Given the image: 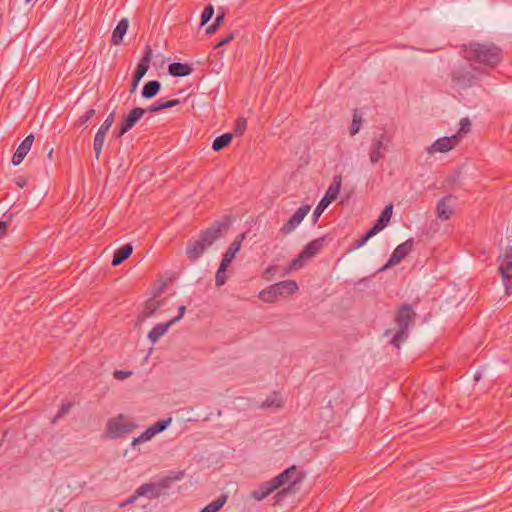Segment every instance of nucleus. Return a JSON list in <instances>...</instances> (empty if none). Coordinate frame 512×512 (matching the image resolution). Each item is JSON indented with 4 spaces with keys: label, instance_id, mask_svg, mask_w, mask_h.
<instances>
[{
    "label": "nucleus",
    "instance_id": "1",
    "mask_svg": "<svg viewBox=\"0 0 512 512\" xmlns=\"http://www.w3.org/2000/svg\"><path fill=\"white\" fill-rule=\"evenodd\" d=\"M231 222V217L225 215L220 220H216L210 227L203 230L198 239L189 240L186 248L188 259L191 262H195L200 258L205 250L222 236V232L228 230Z\"/></svg>",
    "mask_w": 512,
    "mask_h": 512
},
{
    "label": "nucleus",
    "instance_id": "2",
    "mask_svg": "<svg viewBox=\"0 0 512 512\" xmlns=\"http://www.w3.org/2000/svg\"><path fill=\"white\" fill-rule=\"evenodd\" d=\"M464 58L486 68H495L502 60V50L493 43L470 42L462 46Z\"/></svg>",
    "mask_w": 512,
    "mask_h": 512
},
{
    "label": "nucleus",
    "instance_id": "3",
    "mask_svg": "<svg viewBox=\"0 0 512 512\" xmlns=\"http://www.w3.org/2000/svg\"><path fill=\"white\" fill-rule=\"evenodd\" d=\"M417 314L410 304H402L398 307L394 322L397 331L393 335L390 343L396 348L406 341L409 335V328L414 324Z\"/></svg>",
    "mask_w": 512,
    "mask_h": 512
},
{
    "label": "nucleus",
    "instance_id": "4",
    "mask_svg": "<svg viewBox=\"0 0 512 512\" xmlns=\"http://www.w3.org/2000/svg\"><path fill=\"white\" fill-rule=\"evenodd\" d=\"M138 428V425L127 420L124 414H118L115 417L108 419L105 427V434L110 439H117L125 437Z\"/></svg>",
    "mask_w": 512,
    "mask_h": 512
},
{
    "label": "nucleus",
    "instance_id": "5",
    "mask_svg": "<svg viewBox=\"0 0 512 512\" xmlns=\"http://www.w3.org/2000/svg\"><path fill=\"white\" fill-rule=\"evenodd\" d=\"M298 290L295 280L277 282L259 293V298L266 303L276 302L280 296L291 295Z\"/></svg>",
    "mask_w": 512,
    "mask_h": 512
},
{
    "label": "nucleus",
    "instance_id": "6",
    "mask_svg": "<svg viewBox=\"0 0 512 512\" xmlns=\"http://www.w3.org/2000/svg\"><path fill=\"white\" fill-rule=\"evenodd\" d=\"M473 71L479 72L480 70L478 68L471 69L470 66L466 65L455 67L451 72L453 85L461 89L472 87L477 80Z\"/></svg>",
    "mask_w": 512,
    "mask_h": 512
},
{
    "label": "nucleus",
    "instance_id": "7",
    "mask_svg": "<svg viewBox=\"0 0 512 512\" xmlns=\"http://www.w3.org/2000/svg\"><path fill=\"white\" fill-rule=\"evenodd\" d=\"M498 271L501 275L505 292L507 295L512 293V246L506 247L503 254L498 256Z\"/></svg>",
    "mask_w": 512,
    "mask_h": 512
},
{
    "label": "nucleus",
    "instance_id": "8",
    "mask_svg": "<svg viewBox=\"0 0 512 512\" xmlns=\"http://www.w3.org/2000/svg\"><path fill=\"white\" fill-rule=\"evenodd\" d=\"M342 178L340 175H337L333 178V182L328 187L325 195L320 200L318 205L315 207L313 211V222L316 223L321 216V214L325 211V209L337 198L340 189H341Z\"/></svg>",
    "mask_w": 512,
    "mask_h": 512
},
{
    "label": "nucleus",
    "instance_id": "9",
    "mask_svg": "<svg viewBox=\"0 0 512 512\" xmlns=\"http://www.w3.org/2000/svg\"><path fill=\"white\" fill-rule=\"evenodd\" d=\"M391 141V137L385 131L378 135H374L369 153L370 161L372 164H376L384 158V155L388 151Z\"/></svg>",
    "mask_w": 512,
    "mask_h": 512
},
{
    "label": "nucleus",
    "instance_id": "10",
    "mask_svg": "<svg viewBox=\"0 0 512 512\" xmlns=\"http://www.w3.org/2000/svg\"><path fill=\"white\" fill-rule=\"evenodd\" d=\"M302 476L297 472L296 466H291L281 472L276 477L272 478L271 480L276 485V487L279 489L280 487L288 484V488H284L283 490L279 491L277 496H284L286 495L287 491L291 489V486L297 483H300L302 481Z\"/></svg>",
    "mask_w": 512,
    "mask_h": 512
},
{
    "label": "nucleus",
    "instance_id": "11",
    "mask_svg": "<svg viewBox=\"0 0 512 512\" xmlns=\"http://www.w3.org/2000/svg\"><path fill=\"white\" fill-rule=\"evenodd\" d=\"M414 245V239L409 238L405 242L399 244L394 251L392 252L387 263L380 269V271H385L389 267L399 264L403 259H405L408 254L412 251Z\"/></svg>",
    "mask_w": 512,
    "mask_h": 512
},
{
    "label": "nucleus",
    "instance_id": "12",
    "mask_svg": "<svg viewBox=\"0 0 512 512\" xmlns=\"http://www.w3.org/2000/svg\"><path fill=\"white\" fill-rule=\"evenodd\" d=\"M151 56H152V50H151L150 46H147L145 54H144L143 58L141 59V61L138 63L136 70L132 76V85H131L130 93H134L136 91L139 82L141 81V79L144 77V75L148 71L149 63L151 61Z\"/></svg>",
    "mask_w": 512,
    "mask_h": 512
},
{
    "label": "nucleus",
    "instance_id": "13",
    "mask_svg": "<svg viewBox=\"0 0 512 512\" xmlns=\"http://www.w3.org/2000/svg\"><path fill=\"white\" fill-rule=\"evenodd\" d=\"M310 205H302L297 211L288 219V221L280 228V232L284 235L292 233L296 227L303 221L310 211Z\"/></svg>",
    "mask_w": 512,
    "mask_h": 512
},
{
    "label": "nucleus",
    "instance_id": "14",
    "mask_svg": "<svg viewBox=\"0 0 512 512\" xmlns=\"http://www.w3.org/2000/svg\"><path fill=\"white\" fill-rule=\"evenodd\" d=\"M455 200L456 198L449 194L438 201L436 206V215L440 220L445 221L450 219L454 213Z\"/></svg>",
    "mask_w": 512,
    "mask_h": 512
},
{
    "label": "nucleus",
    "instance_id": "15",
    "mask_svg": "<svg viewBox=\"0 0 512 512\" xmlns=\"http://www.w3.org/2000/svg\"><path fill=\"white\" fill-rule=\"evenodd\" d=\"M460 142V135H452L450 137H442L437 139L429 148V153L448 152Z\"/></svg>",
    "mask_w": 512,
    "mask_h": 512
},
{
    "label": "nucleus",
    "instance_id": "16",
    "mask_svg": "<svg viewBox=\"0 0 512 512\" xmlns=\"http://www.w3.org/2000/svg\"><path fill=\"white\" fill-rule=\"evenodd\" d=\"M33 141H34V136L33 134H29L21 143L20 145L18 146V148L16 149V152L14 153L13 157H12V163L14 165H19L25 158V156L27 155V153L29 152V150L31 149V146L33 144Z\"/></svg>",
    "mask_w": 512,
    "mask_h": 512
},
{
    "label": "nucleus",
    "instance_id": "17",
    "mask_svg": "<svg viewBox=\"0 0 512 512\" xmlns=\"http://www.w3.org/2000/svg\"><path fill=\"white\" fill-rule=\"evenodd\" d=\"M245 237V233H241L234 239V241L228 247L227 251L224 253L221 263L226 264L228 266L230 265V263L235 258L236 254L239 252Z\"/></svg>",
    "mask_w": 512,
    "mask_h": 512
},
{
    "label": "nucleus",
    "instance_id": "18",
    "mask_svg": "<svg viewBox=\"0 0 512 512\" xmlns=\"http://www.w3.org/2000/svg\"><path fill=\"white\" fill-rule=\"evenodd\" d=\"M330 240L328 236H322L310 241L302 250L304 256H308L309 258L315 257Z\"/></svg>",
    "mask_w": 512,
    "mask_h": 512
},
{
    "label": "nucleus",
    "instance_id": "19",
    "mask_svg": "<svg viewBox=\"0 0 512 512\" xmlns=\"http://www.w3.org/2000/svg\"><path fill=\"white\" fill-rule=\"evenodd\" d=\"M146 112L147 110L144 108L135 107L128 113V115L122 118L120 123L129 131L136 125V123L144 116Z\"/></svg>",
    "mask_w": 512,
    "mask_h": 512
},
{
    "label": "nucleus",
    "instance_id": "20",
    "mask_svg": "<svg viewBox=\"0 0 512 512\" xmlns=\"http://www.w3.org/2000/svg\"><path fill=\"white\" fill-rule=\"evenodd\" d=\"M277 489L273 481L269 480L259 484V486L251 492V497L257 501H262Z\"/></svg>",
    "mask_w": 512,
    "mask_h": 512
},
{
    "label": "nucleus",
    "instance_id": "21",
    "mask_svg": "<svg viewBox=\"0 0 512 512\" xmlns=\"http://www.w3.org/2000/svg\"><path fill=\"white\" fill-rule=\"evenodd\" d=\"M184 477V471H175L171 472L169 475L161 478L159 481L155 482L161 495L165 493L167 489L171 487V484L180 481Z\"/></svg>",
    "mask_w": 512,
    "mask_h": 512
},
{
    "label": "nucleus",
    "instance_id": "22",
    "mask_svg": "<svg viewBox=\"0 0 512 512\" xmlns=\"http://www.w3.org/2000/svg\"><path fill=\"white\" fill-rule=\"evenodd\" d=\"M184 477V471H175L171 472L169 475L161 478L159 481L155 482L161 495L165 493L167 489L171 487V484L180 481Z\"/></svg>",
    "mask_w": 512,
    "mask_h": 512
},
{
    "label": "nucleus",
    "instance_id": "23",
    "mask_svg": "<svg viewBox=\"0 0 512 512\" xmlns=\"http://www.w3.org/2000/svg\"><path fill=\"white\" fill-rule=\"evenodd\" d=\"M133 252V246L130 243L122 245L118 248L113 255L111 265L116 267L128 259Z\"/></svg>",
    "mask_w": 512,
    "mask_h": 512
},
{
    "label": "nucleus",
    "instance_id": "24",
    "mask_svg": "<svg viewBox=\"0 0 512 512\" xmlns=\"http://www.w3.org/2000/svg\"><path fill=\"white\" fill-rule=\"evenodd\" d=\"M168 72L173 77H184L190 75L193 68L187 63L173 62L169 64Z\"/></svg>",
    "mask_w": 512,
    "mask_h": 512
},
{
    "label": "nucleus",
    "instance_id": "25",
    "mask_svg": "<svg viewBox=\"0 0 512 512\" xmlns=\"http://www.w3.org/2000/svg\"><path fill=\"white\" fill-rule=\"evenodd\" d=\"M128 27H129L128 19L123 18L118 22L117 26L115 27V29L113 30V33H112V37H111L112 44L119 45L122 42L123 37L128 30Z\"/></svg>",
    "mask_w": 512,
    "mask_h": 512
},
{
    "label": "nucleus",
    "instance_id": "26",
    "mask_svg": "<svg viewBox=\"0 0 512 512\" xmlns=\"http://www.w3.org/2000/svg\"><path fill=\"white\" fill-rule=\"evenodd\" d=\"M136 496H147L150 499L158 498L161 493L154 482L145 483L136 489Z\"/></svg>",
    "mask_w": 512,
    "mask_h": 512
},
{
    "label": "nucleus",
    "instance_id": "27",
    "mask_svg": "<svg viewBox=\"0 0 512 512\" xmlns=\"http://www.w3.org/2000/svg\"><path fill=\"white\" fill-rule=\"evenodd\" d=\"M172 322L160 323L154 326L148 333V339L151 343H156L172 326Z\"/></svg>",
    "mask_w": 512,
    "mask_h": 512
},
{
    "label": "nucleus",
    "instance_id": "28",
    "mask_svg": "<svg viewBox=\"0 0 512 512\" xmlns=\"http://www.w3.org/2000/svg\"><path fill=\"white\" fill-rule=\"evenodd\" d=\"M161 90V83L158 80L148 81L142 89V97L145 99H152Z\"/></svg>",
    "mask_w": 512,
    "mask_h": 512
},
{
    "label": "nucleus",
    "instance_id": "29",
    "mask_svg": "<svg viewBox=\"0 0 512 512\" xmlns=\"http://www.w3.org/2000/svg\"><path fill=\"white\" fill-rule=\"evenodd\" d=\"M283 403L281 397L278 393L274 392L272 396L268 397L265 401L262 402L261 408L263 409H273L277 410L282 407Z\"/></svg>",
    "mask_w": 512,
    "mask_h": 512
},
{
    "label": "nucleus",
    "instance_id": "30",
    "mask_svg": "<svg viewBox=\"0 0 512 512\" xmlns=\"http://www.w3.org/2000/svg\"><path fill=\"white\" fill-rule=\"evenodd\" d=\"M233 138L232 133H224L218 137H216L212 143V149L214 151H220L226 146H228Z\"/></svg>",
    "mask_w": 512,
    "mask_h": 512
},
{
    "label": "nucleus",
    "instance_id": "31",
    "mask_svg": "<svg viewBox=\"0 0 512 512\" xmlns=\"http://www.w3.org/2000/svg\"><path fill=\"white\" fill-rule=\"evenodd\" d=\"M106 134L107 133L102 132L100 130H98L95 134L94 141H93V149H94L95 157L97 160H99V158H100V155H101L104 143H105Z\"/></svg>",
    "mask_w": 512,
    "mask_h": 512
},
{
    "label": "nucleus",
    "instance_id": "32",
    "mask_svg": "<svg viewBox=\"0 0 512 512\" xmlns=\"http://www.w3.org/2000/svg\"><path fill=\"white\" fill-rule=\"evenodd\" d=\"M228 496L226 494L220 495L216 500L206 505L201 512H217L227 502Z\"/></svg>",
    "mask_w": 512,
    "mask_h": 512
},
{
    "label": "nucleus",
    "instance_id": "33",
    "mask_svg": "<svg viewBox=\"0 0 512 512\" xmlns=\"http://www.w3.org/2000/svg\"><path fill=\"white\" fill-rule=\"evenodd\" d=\"M161 307V302L160 301H157L153 298H150L149 300H147V302L145 303V307H144V310H143V319L145 318H149L151 316H153L155 314V312Z\"/></svg>",
    "mask_w": 512,
    "mask_h": 512
},
{
    "label": "nucleus",
    "instance_id": "34",
    "mask_svg": "<svg viewBox=\"0 0 512 512\" xmlns=\"http://www.w3.org/2000/svg\"><path fill=\"white\" fill-rule=\"evenodd\" d=\"M227 267L228 265L220 263L219 268L215 275V283L217 287L223 286L227 281Z\"/></svg>",
    "mask_w": 512,
    "mask_h": 512
},
{
    "label": "nucleus",
    "instance_id": "35",
    "mask_svg": "<svg viewBox=\"0 0 512 512\" xmlns=\"http://www.w3.org/2000/svg\"><path fill=\"white\" fill-rule=\"evenodd\" d=\"M224 19H225V13L224 12L218 13L214 22L206 28V34H208V35L214 34L217 31V29L219 28V26L223 23Z\"/></svg>",
    "mask_w": 512,
    "mask_h": 512
},
{
    "label": "nucleus",
    "instance_id": "36",
    "mask_svg": "<svg viewBox=\"0 0 512 512\" xmlns=\"http://www.w3.org/2000/svg\"><path fill=\"white\" fill-rule=\"evenodd\" d=\"M95 114H96L95 109H93V108L88 109L82 116H80L76 120L75 125L77 127L85 126L90 121V119H92L95 116Z\"/></svg>",
    "mask_w": 512,
    "mask_h": 512
},
{
    "label": "nucleus",
    "instance_id": "37",
    "mask_svg": "<svg viewBox=\"0 0 512 512\" xmlns=\"http://www.w3.org/2000/svg\"><path fill=\"white\" fill-rule=\"evenodd\" d=\"M172 418H166V419H160L153 425H151L152 429L154 430L155 434L161 433L164 430L168 428V426L171 424Z\"/></svg>",
    "mask_w": 512,
    "mask_h": 512
},
{
    "label": "nucleus",
    "instance_id": "38",
    "mask_svg": "<svg viewBox=\"0 0 512 512\" xmlns=\"http://www.w3.org/2000/svg\"><path fill=\"white\" fill-rule=\"evenodd\" d=\"M389 223V220L382 217L381 215L378 217V219L375 221L373 226L370 228L371 233L374 235L378 234L380 231H382Z\"/></svg>",
    "mask_w": 512,
    "mask_h": 512
},
{
    "label": "nucleus",
    "instance_id": "39",
    "mask_svg": "<svg viewBox=\"0 0 512 512\" xmlns=\"http://www.w3.org/2000/svg\"><path fill=\"white\" fill-rule=\"evenodd\" d=\"M389 223V220L382 217L381 215L378 217V219L375 221L373 226L370 228L371 233L374 235L378 234L380 231H382Z\"/></svg>",
    "mask_w": 512,
    "mask_h": 512
},
{
    "label": "nucleus",
    "instance_id": "40",
    "mask_svg": "<svg viewBox=\"0 0 512 512\" xmlns=\"http://www.w3.org/2000/svg\"><path fill=\"white\" fill-rule=\"evenodd\" d=\"M214 15V7L212 4H208L201 15V26L206 25L213 17Z\"/></svg>",
    "mask_w": 512,
    "mask_h": 512
},
{
    "label": "nucleus",
    "instance_id": "41",
    "mask_svg": "<svg viewBox=\"0 0 512 512\" xmlns=\"http://www.w3.org/2000/svg\"><path fill=\"white\" fill-rule=\"evenodd\" d=\"M114 120H115V111H112L107 116V118L104 120V122L101 124V126L99 127L98 130L107 133L110 130L112 124L114 123Z\"/></svg>",
    "mask_w": 512,
    "mask_h": 512
},
{
    "label": "nucleus",
    "instance_id": "42",
    "mask_svg": "<svg viewBox=\"0 0 512 512\" xmlns=\"http://www.w3.org/2000/svg\"><path fill=\"white\" fill-rule=\"evenodd\" d=\"M471 121L469 118L465 117L460 120V129L455 135H460V139L462 136L470 131Z\"/></svg>",
    "mask_w": 512,
    "mask_h": 512
},
{
    "label": "nucleus",
    "instance_id": "43",
    "mask_svg": "<svg viewBox=\"0 0 512 512\" xmlns=\"http://www.w3.org/2000/svg\"><path fill=\"white\" fill-rule=\"evenodd\" d=\"M307 259H309V257L304 256V252L302 251L297 258L293 259V261L291 262L290 268L291 269L301 268L305 264Z\"/></svg>",
    "mask_w": 512,
    "mask_h": 512
},
{
    "label": "nucleus",
    "instance_id": "44",
    "mask_svg": "<svg viewBox=\"0 0 512 512\" xmlns=\"http://www.w3.org/2000/svg\"><path fill=\"white\" fill-rule=\"evenodd\" d=\"M247 127V121L245 118H238L235 123L234 133L236 135H242Z\"/></svg>",
    "mask_w": 512,
    "mask_h": 512
},
{
    "label": "nucleus",
    "instance_id": "45",
    "mask_svg": "<svg viewBox=\"0 0 512 512\" xmlns=\"http://www.w3.org/2000/svg\"><path fill=\"white\" fill-rule=\"evenodd\" d=\"M373 236H375L373 233H371V230L369 229L363 237H361L360 239H358L355 244H354V248L358 249L362 246H364L366 244V242L372 238Z\"/></svg>",
    "mask_w": 512,
    "mask_h": 512
},
{
    "label": "nucleus",
    "instance_id": "46",
    "mask_svg": "<svg viewBox=\"0 0 512 512\" xmlns=\"http://www.w3.org/2000/svg\"><path fill=\"white\" fill-rule=\"evenodd\" d=\"M164 99H159L157 100L156 102H154L153 104H151L150 106H148L146 108L147 112H158V111H161L164 108Z\"/></svg>",
    "mask_w": 512,
    "mask_h": 512
},
{
    "label": "nucleus",
    "instance_id": "47",
    "mask_svg": "<svg viewBox=\"0 0 512 512\" xmlns=\"http://www.w3.org/2000/svg\"><path fill=\"white\" fill-rule=\"evenodd\" d=\"M362 122V119L360 117H357V115H354L353 122L350 127V134L355 135L360 130V124Z\"/></svg>",
    "mask_w": 512,
    "mask_h": 512
},
{
    "label": "nucleus",
    "instance_id": "48",
    "mask_svg": "<svg viewBox=\"0 0 512 512\" xmlns=\"http://www.w3.org/2000/svg\"><path fill=\"white\" fill-rule=\"evenodd\" d=\"M132 375V371L115 370L113 376L117 380H124Z\"/></svg>",
    "mask_w": 512,
    "mask_h": 512
},
{
    "label": "nucleus",
    "instance_id": "49",
    "mask_svg": "<svg viewBox=\"0 0 512 512\" xmlns=\"http://www.w3.org/2000/svg\"><path fill=\"white\" fill-rule=\"evenodd\" d=\"M155 435L156 434H155L154 430L150 426L140 435V437L143 442H147V441L151 440Z\"/></svg>",
    "mask_w": 512,
    "mask_h": 512
},
{
    "label": "nucleus",
    "instance_id": "50",
    "mask_svg": "<svg viewBox=\"0 0 512 512\" xmlns=\"http://www.w3.org/2000/svg\"><path fill=\"white\" fill-rule=\"evenodd\" d=\"M128 130L120 123L113 131V135L115 138L119 139L122 138L125 133H127Z\"/></svg>",
    "mask_w": 512,
    "mask_h": 512
},
{
    "label": "nucleus",
    "instance_id": "51",
    "mask_svg": "<svg viewBox=\"0 0 512 512\" xmlns=\"http://www.w3.org/2000/svg\"><path fill=\"white\" fill-rule=\"evenodd\" d=\"M70 408H71V404L70 403H64L61 405L57 415H56V418H61L63 417L64 415H66L69 411H70Z\"/></svg>",
    "mask_w": 512,
    "mask_h": 512
},
{
    "label": "nucleus",
    "instance_id": "52",
    "mask_svg": "<svg viewBox=\"0 0 512 512\" xmlns=\"http://www.w3.org/2000/svg\"><path fill=\"white\" fill-rule=\"evenodd\" d=\"M392 211H393V205L389 204V205L385 206V208L382 210L380 215L390 221V219L392 217Z\"/></svg>",
    "mask_w": 512,
    "mask_h": 512
},
{
    "label": "nucleus",
    "instance_id": "53",
    "mask_svg": "<svg viewBox=\"0 0 512 512\" xmlns=\"http://www.w3.org/2000/svg\"><path fill=\"white\" fill-rule=\"evenodd\" d=\"M185 311H186V307L184 305L180 306L178 308V315L176 317H174L173 319H171L170 322H172V324H175L176 322L180 321L183 318Z\"/></svg>",
    "mask_w": 512,
    "mask_h": 512
},
{
    "label": "nucleus",
    "instance_id": "54",
    "mask_svg": "<svg viewBox=\"0 0 512 512\" xmlns=\"http://www.w3.org/2000/svg\"><path fill=\"white\" fill-rule=\"evenodd\" d=\"M234 38H235L234 33H230L229 35L224 37L222 40H220V42L215 46V48H218V47H221L223 45L230 43Z\"/></svg>",
    "mask_w": 512,
    "mask_h": 512
},
{
    "label": "nucleus",
    "instance_id": "55",
    "mask_svg": "<svg viewBox=\"0 0 512 512\" xmlns=\"http://www.w3.org/2000/svg\"><path fill=\"white\" fill-rule=\"evenodd\" d=\"M180 104L179 99L164 100V108H172Z\"/></svg>",
    "mask_w": 512,
    "mask_h": 512
},
{
    "label": "nucleus",
    "instance_id": "56",
    "mask_svg": "<svg viewBox=\"0 0 512 512\" xmlns=\"http://www.w3.org/2000/svg\"><path fill=\"white\" fill-rule=\"evenodd\" d=\"M15 183L18 187L23 188L27 184V179L24 176H19L15 179Z\"/></svg>",
    "mask_w": 512,
    "mask_h": 512
},
{
    "label": "nucleus",
    "instance_id": "57",
    "mask_svg": "<svg viewBox=\"0 0 512 512\" xmlns=\"http://www.w3.org/2000/svg\"><path fill=\"white\" fill-rule=\"evenodd\" d=\"M7 228L8 223L5 221H0V238H2L6 234Z\"/></svg>",
    "mask_w": 512,
    "mask_h": 512
},
{
    "label": "nucleus",
    "instance_id": "58",
    "mask_svg": "<svg viewBox=\"0 0 512 512\" xmlns=\"http://www.w3.org/2000/svg\"><path fill=\"white\" fill-rule=\"evenodd\" d=\"M140 443H143V441L141 440V437L138 436L136 438H134L131 442V446L132 447H135L136 445L140 444Z\"/></svg>",
    "mask_w": 512,
    "mask_h": 512
},
{
    "label": "nucleus",
    "instance_id": "59",
    "mask_svg": "<svg viewBox=\"0 0 512 512\" xmlns=\"http://www.w3.org/2000/svg\"><path fill=\"white\" fill-rule=\"evenodd\" d=\"M137 497H138V496H136V493H135V494H134L133 496H131V497H130L126 502H127V503H133V502L136 500V498H137Z\"/></svg>",
    "mask_w": 512,
    "mask_h": 512
},
{
    "label": "nucleus",
    "instance_id": "60",
    "mask_svg": "<svg viewBox=\"0 0 512 512\" xmlns=\"http://www.w3.org/2000/svg\"><path fill=\"white\" fill-rule=\"evenodd\" d=\"M391 332H392V331H391L390 329H388V330H386V331H385L384 335H385V336H388V335H390V334H391Z\"/></svg>",
    "mask_w": 512,
    "mask_h": 512
},
{
    "label": "nucleus",
    "instance_id": "61",
    "mask_svg": "<svg viewBox=\"0 0 512 512\" xmlns=\"http://www.w3.org/2000/svg\"><path fill=\"white\" fill-rule=\"evenodd\" d=\"M52 153H53V149H51V150L49 151V153H48V157H50V158H51Z\"/></svg>",
    "mask_w": 512,
    "mask_h": 512
},
{
    "label": "nucleus",
    "instance_id": "62",
    "mask_svg": "<svg viewBox=\"0 0 512 512\" xmlns=\"http://www.w3.org/2000/svg\"><path fill=\"white\" fill-rule=\"evenodd\" d=\"M327 405H328L330 408H332V402H331V400L328 402V404H327Z\"/></svg>",
    "mask_w": 512,
    "mask_h": 512
},
{
    "label": "nucleus",
    "instance_id": "63",
    "mask_svg": "<svg viewBox=\"0 0 512 512\" xmlns=\"http://www.w3.org/2000/svg\"><path fill=\"white\" fill-rule=\"evenodd\" d=\"M30 2H31V0H25V3H26V4H28V3H30Z\"/></svg>",
    "mask_w": 512,
    "mask_h": 512
}]
</instances>
